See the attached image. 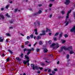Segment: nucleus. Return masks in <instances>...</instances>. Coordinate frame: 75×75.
Segmentation results:
<instances>
[{"label": "nucleus", "mask_w": 75, "mask_h": 75, "mask_svg": "<svg viewBox=\"0 0 75 75\" xmlns=\"http://www.w3.org/2000/svg\"><path fill=\"white\" fill-rule=\"evenodd\" d=\"M59 34V33L58 32H57L56 33V34L55 35V36H57V35H58Z\"/></svg>", "instance_id": "393cba45"}, {"label": "nucleus", "mask_w": 75, "mask_h": 75, "mask_svg": "<svg viewBox=\"0 0 75 75\" xmlns=\"http://www.w3.org/2000/svg\"><path fill=\"white\" fill-rule=\"evenodd\" d=\"M6 35L7 36H10V35L9 33H6Z\"/></svg>", "instance_id": "c756f323"}, {"label": "nucleus", "mask_w": 75, "mask_h": 75, "mask_svg": "<svg viewBox=\"0 0 75 75\" xmlns=\"http://www.w3.org/2000/svg\"><path fill=\"white\" fill-rule=\"evenodd\" d=\"M48 72H51V69H49L48 71Z\"/></svg>", "instance_id": "ea45409f"}, {"label": "nucleus", "mask_w": 75, "mask_h": 75, "mask_svg": "<svg viewBox=\"0 0 75 75\" xmlns=\"http://www.w3.org/2000/svg\"><path fill=\"white\" fill-rule=\"evenodd\" d=\"M37 52H38V51H40V49H37Z\"/></svg>", "instance_id": "4c0bfd02"}, {"label": "nucleus", "mask_w": 75, "mask_h": 75, "mask_svg": "<svg viewBox=\"0 0 75 75\" xmlns=\"http://www.w3.org/2000/svg\"><path fill=\"white\" fill-rule=\"evenodd\" d=\"M28 46L29 47H31V44H29L28 45Z\"/></svg>", "instance_id": "09e8293b"}, {"label": "nucleus", "mask_w": 75, "mask_h": 75, "mask_svg": "<svg viewBox=\"0 0 75 75\" xmlns=\"http://www.w3.org/2000/svg\"><path fill=\"white\" fill-rule=\"evenodd\" d=\"M20 56L21 57V58H23V54L22 53L20 55Z\"/></svg>", "instance_id": "bb28decb"}, {"label": "nucleus", "mask_w": 75, "mask_h": 75, "mask_svg": "<svg viewBox=\"0 0 75 75\" xmlns=\"http://www.w3.org/2000/svg\"><path fill=\"white\" fill-rule=\"evenodd\" d=\"M10 23H13V21H10Z\"/></svg>", "instance_id": "8fccbe9b"}, {"label": "nucleus", "mask_w": 75, "mask_h": 75, "mask_svg": "<svg viewBox=\"0 0 75 75\" xmlns=\"http://www.w3.org/2000/svg\"><path fill=\"white\" fill-rule=\"evenodd\" d=\"M45 71H47V69H45Z\"/></svg>", "instance_id": "0e129e2a"}, {"label": "nucleus", "mask_w": 75, "mask_h": 75, "mask_svg": "<svg viewBox=\"0 0 75 75\" xmlns=\"http://www.w3.org/2000/svg\"><path fill=\"white\" fill-rule=\"evenodd\" d=\"M25 58H26V59H27L28 60L24 61H23V63L24 65H25V64H27V63H28L27 64L28 66H29V65H30V64H29V63H28V62L30 61L29 57H28V56H27V55H25Z\"/></svg>", "instance_id": "7ed1b4c3"}, {"label": "nucleus", "mask_w": 75, "mask_h": 75, "mask_svg": "<svg viewBox=\"0 0 75 75\" xmlns=\"http://www.w3.org/2000/svg\"><path fill=\"white\" fill-rule=\"evenodd\" d=\"M61 13L62 14H64L65 13V11H63L61 12Z\"/></svg>", "instance_id": "a211bd4d"}, {"label": "nucleus", "mask_w": 75, "mask_h": 75, "mask_svg": "<svg viewBox=\"0 0 75 75\" xmlns=\"http://www.w3.org/2000/svg\"><path fill=\"white\" fill-rule=\"evenodd\" d=\"M12 1H11L10 2V3H12Z\"/></svg>", "instance_id": "680f3d73"}, {"label": "nucleus", "mask_w": 75, "mask_h": 75, "mask_svg": "<svg viewBox=\"0 0 75 75\" xmlns=\"http://www.w3.org/2000/svg\"><path fill=\"white\" fill-rule=\"evenodd\" d=\"M51 33H50L49 34V35H51Z\"/></svg>", "instance_id": "052dcab7"}, {"label": "nucleus", "mask_w": 75, "mask_h": 75, "mask_svg": "<svg viewBox=\"0 0 75 75\" xmlns=\"http://www.w3.org/2000/svg\"><path fill=\"white\" fill-rule=\"evenodd\" d=\"M23 75H26V74L25 73H24Z\"/></svg>", "instance_id": "e2e57ef3"}, {"label": "nucleus", "mask_w": 75, "mask_h": 75, "mask_svg": "<svg viewBox=\"0 0 75 75\" xmlns=\"http://www.w3.org/2000/svg\"><path fill=\"white\" fill-rule=\"evenodd\" d=\"M6 42H8V39H6Z\"/></svg>", "instance_id": "a19ab883"}, {"label": "nucleus", "mask_w": 75, "mask_h": 75, "mask_svg": "<svg viewBox=\"0 0 75 75\" xmlns=\"http://www.w3.org/2000/svg\"><path fill=\"white\" fill-rule=\"evenodd\" d=\"M48 51V50L47 49L45 48L44 49V52H47Z\"/></svg>", "instance_id": "f3484780"}, {"label": "nucleus", "mask_w": 75, "mask_h": 75, "mask_svg": "<svg viewBox=\"0 0 75 75\" xmlns=\"http://www.w3.org/2000/svg\"><path fill=\"white\" fill-rule=\"evenodd\" d=\"M27 40H30V37L29 36H27Z\"/></svg>", "instance_id": "b1692460"}, {"label": "nucleus", "mask_w": 75, "mask_h": 75, "mask_svg": "<svg viewBox=\"0 0 75 75\" xmlns=\"http://www.w3.org/2000/svg\"><path fill=\"white\" fill-rule=\"evenodd\" d=\"M6 17H10V16L8 15V13H7L6 14Z\"/></svg>", "instance_id": "412c9836"}, {"label": "nucleus", "mask_w": 75, "mask_h": 75, "mask_svg": "<svg viewBox=\"0 0 75 75\" xmlns=\"http://www.w3.org/2000/svg\"><path fill=\"white\" fill-rule=\"evenodd\" d=\"M54 41H56V40H57V38H54Z\"/></svg>", "instance_id": "72a5a7b5"}, {"label": "nucleus", "mask_w": 75, "mask_h": 75, "mask_svg": "<svg viewBox=\"0 0 75 75\" xmlns=\"http://www.w3.org/2000/svg\"><path fill=\"white\" fill-rule=\"evenodd\" d=\"M52 6V4H50L49 5V6L50 7H51V6Z\"/></svg>", "instance_id": "37998d69"}, {"label": "nucleus", "mask_w": 75, "mask_h": 75, "mask_svg": "<svg viewBox=\"0 0 75 75\" xmlns=\"http://www.w3.org/2000/svg\"><path fill=\"white\" fill-rule=\"evenodd\" d=\"M1 56H2V57H3L4 56H5V54H2V55H1Z\"/></svg>", "instance_id": "a18cd8bd"}, {"label": "nucleus", "mask_w": 75, "mask_h": 75, "mask_svg": "<svg viewBox=\"0 0 75 75\" xmlns=\"http://www.w3.org/2000/svg\"><path fill=\"white\" fill-rule=\"evenodd\" d=\"M71 32H74L75 33V26H74L73 28L71 29Z\"/></svg>", "instance_id": "6e6552de"}, {"label": "nucleus", "mask_w": 75, "mask_h": 75, "mask_svg": "<svg viewBox=\"0 0 75 75\" xmlns=\"http://www.w3.org/2000/svg\"><path fill=\"white\" fill-rule=\"evenodd\" d=\"M39 44L40 45H42V42H41V41H40L39 42Z\"/></svg>", "instance_id": "4be33fe9"}, {"label": "nucleus", "mask_w": 75, "mask_h": 75, "mask_svg": "<svg viewBox=\"0 0 75 75\" xmlns=\"http://www.w3.org/2000/svg\"><path fill=\"white\" fill-rule=\"evenodd\" d=\"M41 64L42 65H44V63H41Z\"/></svg>", "instance_id": "6e6d98bb"}, {"label": "nucleus", "mask_w": 75, "mask_h": 75, "mask_svg": "<svg viewBox=\"0 0 75 75\" xmlns=\"http://www.w3.org/2000/svg\"><path fill=\"white\" fill-rule=\"evenodd\" d=\"M52 17V14L50 15V18H51Z\"/></svg>", "instance_id": "864d4df0"}, {"label": "nucleus", "mask_w": 75, "mask_h": 75, "mask_svg": "<svg viewBox=\"0 0 75 75\" xmlns=\"http://www.w3.org/2000/svg\"><path fill=\"white\" fill-rule=\"evenodd\" d=\"M8 51H9V52L10 54H12L13 53V52H12V51H11V50H8Z\"/></svg>", "instance_id": "2eb2a0df"}, {"label": "nucleus", "mask_w": 75, "mask_h": 75, "mask_svg": "<svg viewBox=\"0 0 75 75\" xmlns=\"http://www.w3.org/2000/svg\"><path fill=\"white\" fill-rule=\"evenodd\" d=\"M21 35L22 36H24V35H23V34H21Z\"/></svg>", "instance_id": "4d7b16f0"}, {"label": "nucleus", "mask_w": 75, "mask_h": 75, "mask_svg": "<svg viewBox=\"0 0 75 75\" xmlns=\"http://www.w3.org/2000/svg\"><path fill=\"white\" fill-rule=\"evenodd\" d=\"M2 38L0 37V42H3L4 41L3 39H2Z\"/></svg>", "instance_id": "dca6fc26"}, {"label": "nucleus", "mask_w": 75, "mask_h": 75, "mask_svg": "<svg viewBox=\"0 0 75 75\" xmlns=\"http://www.w3.org/2000/svg\"><path fill=\"white\" fill-rule=\"evenodd\" d=\"M28 52L27 55H29V54H30V52L31 51H28Z\"/></svg>", "instance_id": "e433bc0d"}, {"label": "nucleus", "mask_w": 75, "mask_h": 75, "mask_svg": "<svg viewBox=\"0 0 75 75\" xmlns=\"http://www.w3.org/2000/svg\"><path fill=\"white\" fill-rule=\"evenodd\" d=\"M59 61H58L57 62V64H59Z\"/></svg>", "instance_id": "603ef678"}, {"label": "nucleus", "mask_w": 75, "mask_h": 75, "mask_svg": "<svg viewBox=\"0 0 75 75\" xmlns=\"http://www.w3.org/2000/svg\"><path fill=\"white\" fill-rule=\"evenodd\" d=\"M54 71H57V69H54Z\"/></svg>", "instance_id": "de8ad7c7"}, {"label": "nucleus", "mask_w": 75, "mask_h": 75, "mask_svg": "<svg viewBox=\"0 0 75 75\" xmlns=\"http://www.w3.org/2000/svg\"><path fill=\"white\" fill-rule=\"evenodd\" d=\"M8 7H9V5H7L6 7V8H8Z\"/></svg>", "instance_id": "2f4dec72"}, {"label": "nucleus", "mask_w": 75, "mask_h": 75, "mask_svg": "<svg viewBox=\"0 0 75 75\" xmlns=\"http://www.w3.org/2000/svg\"><path fill=\"white\" fill-rule=\"evenodd\" d=\"M56 46V47L54 48V49H57V48H58V47H59V44H58V43H57L56 44L53 43L51 45H50V47L51 48H52L53 47H54V46Z\"/></svg>", "instance_id": "39448f33"}, {"label": "nucleus", "mask_w": 75, "mask_h": 75, "mask_svg": "<svg viewBox=\"0 0 75 75\" xmlns=\"http://www.w3.org/2000/svg\"><path fill=\"white\" fill-rule=\"evenodd\" d=\"M64 37L65 38H67V37H68V35L66 34L64 35Z\"/></svg>", "instance_id": "7c9ffc66"}, {"label": "nucleus", "mask_w": 75, "mask_h": 75, "mask_svg": "<svg viewBox=\"0 0 75 75\" xmlns=\"http://www.w3.org/2000/svg\"><path fill=\"white\" fill-rule=\"evenodd\" d=\"M41 13H42V11L41 10H40L38 13H36L34 14V15L36 16V15H37L38 14H41Z\"/></svg>", "instance_id": "9d476101"}, {"label": "nucleus", "mask_w": 75, "mask_h": 75, "mask_svg": "<svg viewBox=\"0 0 75 75\" xmlns=\"http://www.w3.org/2000/svg\"><path fill=\"white\" fill-rule=\"evenodd\" d=\"M16 59L18 60V61H21V59L19 58L18 57H16Z\"/></svg>", "instance_id": "ddd939ff"}, {"label": "nucleus", "mask_w": 75, "mask_h": 75, "mask_svg": "<svg viewBox=\"0 0 75 75\" xmlns=\"http://www.w3.org/2000/svg\"><path fill=\"white\" fill-rule=\"evenodd\" d=\"M35 34H36V35H38V32H37V30H35Z\"/></svg>", "instance_id": "6ab92c4d"}, {"label": "nucleus", "mask_w": 75, "mask_h": 75, "mask_svg": "<svg viewBox=\"0 0 75 75\" xmlns=\"http://www.w3.org/2000/svg\"><path fill=\"white\" fill-rule=\"evenodd\" d=\"M70 3V1L69 0H66V2H65V4H69Z\"/></svg>", "instance_id": "1a4fd4ad"}, {"label": "nucleus", "mask_w": 75, "mask_h": 75, "mask_svg": "<svg viewBox=\"0 0 75 75\" xmlns=\"http://www.w3.org/2000/svg\"><path fill=\"white\" fill-rule=\"evenodd\" d=\"M30 50H31V51H34V49L33 48H32L31 50V49H30Z\"/></svg>", "instance_id": "79ce46f5"}, {"label": "nucleus", "mask_w": 75, "mask_h": 75, "mask_svg": "<svg viewBox=\"0 0 75 75\" xmlns=\"http://www.w3.org/2000/svg\"><path fill=\"white\" fill-rule=\"evenodd\" d=\"M64 42H65V40L62 41V44H64Z\"/></svg>", "instance_id": "473e14b6"}, {"label": "nucleus", "mask_w": 75, "mask_h": 75, "mask_svg": "<svg viewBox=\"0 0 75 75\" xmlns=\"http://www.w3.org/2000/svg\"><path fill=\"white\" fill-rule=\"evenodd\" d=\"M1 18H2V19H4V17L3 16V15L1 14H0V20H1Z\"/></svg>", "instance_id": "9b49d317"}, {"label": "nucleus", "mask_w": 75, "mask_h": 75, "mask_svg": "<svg viewBox=\"0 0 75 75\" xmlns=\"http://www.w3.org/2000/svg\"><path fill=\"white\" fill-rule=\"evenodd\" d=\"M67 59L69 58V54H67Z\"/></svg>", "instance_id": "cd10ccee"}, {"label": "nucleus", "mask_w": 75, "mask_h": 75, "mask_svg": "<svg viewBox=\"0 0 75 75\" xmlns=\"http://www.w3.org/2000/svg\"><path fill=\"white\" fill-rule=\"evenodd\" d=\"M20 11V10H18V9H16L15 10V12H16V11Z\"/></svg>", "instance_id": "aec40b11"}, {"label": "nucleus", "mask_w": 75, "mask_h": 75, "mask_svg": "<svg viewBox=\"0 0 75 75\" xmlns=\"http://www.w3.org/2000/svg\"><path fill=\"white\" fill-rule=\"evenodd\" d=\"M38 74H39V73H40V71H38Z\"/></svg>", "instance_id": "5fc2aeb1"}, {"label": "nucleus", "mask_w": 75, "mask_h": 75, "mask_svg": "<svg viewBox=\"0 0 75 75\" xmlns=\"http://www.w3.org/2000/svg\"><path fill=\"white\" fill-rule=\"evenodd\" d=\"M71 10H69V11L67 13V16H66V18L67 19L66 20V21H65L64 22V23L65 24V23H66L65 25L67 26V25H68V24H69V21H70L69 20V21H68V19H67V18H69V14H70V13H71Z\"/></svg>", "instance_id": "f03ea898"}, {"label": "nucleus", "mask_w": 75, "mask_h": 75, "mask_svg": "<svg viewBox=\"0 0 75 75\" xmlns=\"http://www.w3.org/2000/svg\"><path fill=\"white\" fill-rule=\"evenodd\" d=\"M1 10L2 11H3V10H4V8H2L1 9Z\"/></svg>", "instance_id": "49530a36"}, {"label": "nucleus", "mask_w": 75, "mask_h": 75, "mask_svg": "<svg viewBox=\"0 0 75 75\" xmlns=\"http://www.w3.org/2000/svg\"><path fill=\"white\" fill-rule=\"evenodd\" d=\"M28 51L30 52V51H31V50L30 49H25L24 50V52H25V51Z\"/></svg>", "instance_id": "f8f14e48"}, {"label": "nucleus", "mask_w": 75, "mask_h": 75, "mask_svg": "<svg viewBox=\"0 0 75 75\" xmlns=\"http://www.w3.org/2000/svg\"><path fill=\"white\" fill-rule=\"evenodd\" d=\"M52 74H55V72L54 71H53L52 72Z\"/></svg>", "instance_id": "c9c22d12"}, {"label": "nucleus", "mask_w": 75, "mask_h": 75, "mask_svg": "<svg viewBox=\"0 0 75 75\" xmlns=\"http://www.w3.org/2000/svg\"><path fill=\"white\" fill-rule=\"evenodd\" d=\"M30 37H31V38H33V35L32 34L30 35Z\"/></svg>", "instance_id": "c85d7f7f"}, {"label": "nucleus", "mask_w": 75, "mask_h": 75, "mask_svg": "<svg viewBox=\"0 0 75 75\" xmlns=\"http://www.w3.org/2000/svg\"><path fill=\"white\" fill-rule=\"evenodd\" d=\"M34 39H35V38H36V37L35 36L34 37Z\"/></svg>", "instance_id": "13d9d810"}, {"label": "nucleus", "mask_w": 75, "mask_h": 75, "mask_svg": "<svg viewBox=\"0 0 75 75\" xmlns=\"http://www.w3.org/2000/svg\"><path fill=\"white\" fill-rule=\"evenodd\" d=\"M63 50H68V51H69L70 54H72L74 53V52L72 50V46H70L68 48H67V47L65 46L62 47L60 50L61 51H62Z\"/></svg>", "instance_id": "f257e3e1"}, {"label": "nucleus", "mask_w": 75, "mask_h": 75, "mask_svg": "<svg viewBox=\"0 0 75 75\" xmlns=\"http://www.w3.org/2000/svg\"><path fill=\"white\" fill-rule=\"evenodd\" d=\"M54 1V0H50V1Z\"/></svg>", "instance_id": "bf43d9fd"}, {"label": "nucleus", "mask_w": 75, "mask_h": 75, "mask_svg": "<svg viewBox=\"0 0 75 75\" xmlns=\"http://www.w3.org/2000/svg\"><path fill=\"white\" fill-rule=\"evenodd\" d=\"M31 66L32 67H33V70H35V69H37V70H38L39 69H40V70H42V69H43L42 68V67H38L37 66H35L34 67V65L33 64H31Z\"/></svg>", "instance_id": "20e7f679"}, {"label": "nucleus", "mask_w": 75, "mask_h": 75, "mask_svg": "<svg viewBox=\"0 0 75 75\" xmlns=\"http://www.w3.org/2000/svg\"><path fill=\"white\" fill-rule=\"evenodd\" d=\"M59 38H60V37H62V34H60L59 35Z\"/></svg>", "instance_id": "f704fd0d"}, {"label": "nucleus", "mask_w": 75, "mask_h": 75, "mask_svg": "<svg viewBox=\"0 0 75 75\" xmlns=\"http://www.w3.org/2000/svg\"><path fill=\"white\" fill-rule=\"evenodd\" d=\"M41 38L40 36H38L36 37L37 40H40V39H41Z\"/></svg>", "instance_id": "4468645a"}, {"label": "nucleus", "mask_w": 75, "mask_h": 75, "mask_svg": "<svg viewBox=\"0 0 75 75\" xmlns=\"http://www.w3.org/2000/svg\"><path fill=\"white\" fill-rule=\"evenodd\" d=\"M47 10H46L45 11V12H47Z\"/></svg>", "instance_id": "338daca9"}, {"label": "nucleus", "mask_w": 75, "mask_h": 75, "mask_svg": "<svg viewBox=\"0 0 75 75\" xmlns=\"http://www.w3.org/2000/svg\"><path fill=\"white\" fill-rule=\"evenodd\" d=\"M39 6V7H41V6H42V4H39L38 5Z\"/></svg>", "instance_id": "3c124183"}, {"label": "nucleus", "mask_w": 75, "mask_h": 75, "mask_svg": "<svg viewBox=\"0 0 75 75\" xmlns=\"http://www.w3.org/2000/svg\"><path fill=\"white\" fill-rule=\"evenodd\" d=\"M29 43V42L28 41H26L25 42V45H27L28 44V43Z\"/></svg>", "instance_id": "5701e85b"}, {"label": "nucleus", "mask_w": 75, "mask_h": 75, "mask_svg": "<svg viewBox=\"0 0 75 75\" xmlns=\"http://www.w3.org/2000/svg\"><path fill=\"white\" fill-rule=\"evenodd\" d=\"M51 42H52V41H51V40H49L48 42V43L49 44H50L51 43Z\"/></svg>", "instance_id": "a878e982"}, {"label": "nucleus", "mask_w": 75, "mask_h": 75, "mask_svg": "<svg viewBox=\"0 0 75 75\" xmlns=\"http://www.w3.org/2000/svg\"><path fill=\"white\" fill-rule=\"evenodd\" d=\"M49 75H53V74H50Z\"/></svg>", "instance_id": "69168bd1"}, {"label": "nucleus", "mask_w": 75, "mask_h": 75, "mask_svg": "<svg viewBox=\"0 0 75 75\" xmlns=\"http://www.w3.org/2000/svg\"><path fill=\"white\" fill-rule=\"evenodd\" d=\"M49 31H50V29L46 28V31H45V30H43L42 31V34H40V35H45V32L46 33H47V32H49Z\"/></svg>", "instance_id": "423d86ee"}, {"label": "nucleus", "mask_w": 75, "mask_h": 75, "mask_svg": "<svg viewBox=\"0 0 75 75\" xmlns=\"http://www.w3.org/2000/svg\"><path fill=\"white\" fill-rule=\"evenodd\" d=\"M37 44V42H36L34 45V46H35L36 44Z\"/></svg>", "instance_id": "c03bdc74"}, {"label": "nucleus", "mask_w": 75, "mask_h": 75, "mask_svg": "<svg viewBox=\"0 0 75 75\" xmlns=\"http://www.w3.org/2000/svg\"><path fill=\"white\" fill-rule=\"evenodd\" d=\"M9 60H10V59H9L8 58L7 59H6V61H7V62H8V61H9Z\"/></svg>", "instance_id": "58836bf2"}, {"label": "nucleus", "mask_w": 75, "mask_h": 75, "mask_svg": "<svg viewBox=\"0 0 75 75\" xmlns=\"http://www.w3.org/2000/svg\"><path fill=\"white\" fill-rule=\"evenodd\" d=\"M48 43V42H46V44H47V43Z\"/></svg>", "instance_id": "774afa93"}, {"label": "nucleus", "mask_w": 75, "mask_h": 75, "mask_svg": "<svg viewBox=\"0 0 75 75\" xmlns=\"http://www.w3.org/2000/svg\"><path fill=\"white\" fill-rule=\"evenodd\" d=\"M40 25V22L37 21H36L35 22H34L33 24V25L34 26H36V25L39 26Z\"/></svg>", "instance_id": "0eeeda50"}]
</instances>
